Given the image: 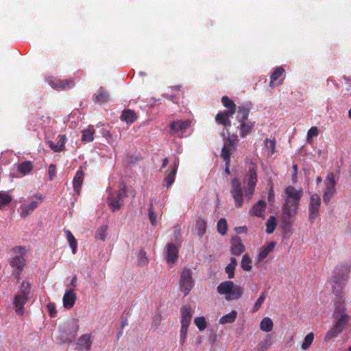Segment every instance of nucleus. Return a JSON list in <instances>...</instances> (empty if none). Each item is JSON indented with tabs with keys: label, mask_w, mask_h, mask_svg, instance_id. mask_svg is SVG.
<instances>
[{
	"label": "nucleus",
	"mask_w": 351,
	"mask_h": 351,
	"mask_svg": "<svg viewBox=\"0 0 351 351\" xmlns=\"http://www.w3.org/2000/svg\"><path fill=\"white\" fill-rule=\"evenodd\" d=\"M230 162H228V163H226L225 172L227 174H230Z\"/></svg>",
	"instance_id": "63"
},
{
	"label": "nucleus",
	"mask_w": 351,
	"mask_h": 351,
	"mask_svg": "<svg viewBox=\"0 0 351 351\" xmlns=\"http://www.w3.org/2000/svg\"><path fill=\"white\" fill-rule=\"evenodd\" d=\"M217 291L221 295H226V300H234L242 296L244 289L241 286L235 285L231 280H226L217 286Z\"/></svg>",
	"instance_id": "3"
},
{
	"label": "nucleus",
	"mask_w": 351,
	"mask_h": 351,
	"mask_svg": "<svg viewBox=\"0 0 351 351\" xmlns=\"http://www.w3.org/2000/svg\"><path fill=\"white\" fill-rule=\"evenodd\" d=\"M265 146L267 149L269 155H273L276 152V140L275 139H269L266 138L265 140Z\"/></svg>",
	"instance_id": "42"
},
{
	"label": "nucleus",
	"mask_w": 351,
	"mask_h": 351,
	"mask_svg": "<svg viewBox=\"0 0 351 351\" xmlns=\"http://www.w3.org/2000/svg\"><path fill=\"white\" fill-rule=\"evenodd\" d=\"M274 197V193L272 189H271L268 194V199L269 202L271 201V199Z\"/></svg>",
	"instance_id": "59"
},
{
	"label": "nucleus",
	"mask_w": 351,
	"mask_h": 351,
	"mask_svg": "<svg viewBox=\"0 0 351 351\" xmlns=\"http://www.w3.org/2000/svg\"><path fill=\"white\" fill-rule=\"evenodd\" d=\"M320 204V197L316 193L313 194L311 196L308 206V218L311 223H313L315 219L318 217Z\"/></svg>",
	"instance_id": "8"
},
{
	"label": "nucleus",
	"mask_w": 351,
	"mask_h": 351,
	"mask_svg": "<svg viewBox=\"0 0 351 351\" xmlns=\"http://www.w3.org/2000/svg\"><path fill=\"white\" fill-rule=\"evenodd\" d=\"M266 202L263 200H259L251 210V214L254 216L259 217H263V213L266 208Z\"/></svg>",
	"instance_id": "31"
},
{
	"label": "nucleus",
	"mask_w": 351,
	"mask_h": 351,
	"mask_svg": "<svg viewBox=\"0 0 351 351\" xmlns=\"http://www.w3.org/2000/svg\"><path fill=\"white\" fill-rule=\"evenodd\" d=\"M232 149H233L223 145L221 150V156L225 161V163H228V162H230L231 151Z\"/></svg>",
	"instance_id": "45"
},
{
	"label": "nucleus",
	"mask_w": 351,
	"mask_h": 351,
	"mask_svg": "<svg viewBox=\"0 0 351 351\" xmlns=\"http://www.w3.org/2000/svg\"><path fill=\"white\" fill-rule=\"evenodd\" d=\"M221 103L227 108L226 111L229 112L230 114H234L237 112L236 104L228 96H223L221 97Z\"/></svg>",
	"instance_id": "33"
},
{
	"label": "nucleus",
	"mask_w": 351,
	"mask_h": 351,
	"mask_svg": "<svg viewBox=\"0 0 351 351\" xmlns=\"http://www.w3.org/2000/svg\"><path fill=\"white\" fill-rule=\"evenodd\" d=\"M34 198L29 204H21L20 206L21 217L25 219L28 217L38 206V204L43 202V198L41 195L35 196Z\"/></svg>",
	"instance_id": "9"
},
{
	"label": "nucleus",
	"mask_w": 351,
	"mask_h": 351,
	"mask_svg": "<svg viewBox=\"0 0 351 351\" xmlns=\"http://www.w3.org/2000/svg\"><path fill=\"white\" fill-rule=\"evenodd\" d=\"M65 234L69 243L70 247L72 250V252L73 254H75L76 253L77 247V240L70 230H65Z\"/></svg>",
	"instance_id": "35"
},
{
	"label": "nucleus",
	"mask_w": 351,
	"mask_h": 351,
	"mask_svg": "<svg viewBox=\"0 0 351 351\" xmlns=\"http://www.w3.org/2000/svg\"><path fill=\"white\" fill-rule=\"evenodd\" d=\"M276 226V219L274 216H270L266 223V232L271 234L274 232Z\"/></svg>",
	"instance_id": "41"
},
{
	"label": "nucleus",
	"mask_w": 351,
	"mask_h": 351,
	"mask_svg": "<svg viewBox=\"0 0 351 351\" xmlns=\"http://www.w3.org/2000/svg\"><path fill=\"white\" fill-rule=\"evenodd\" d=\"M34 166L30 160H26L17 165V171L23 176L27 175L33 170Z\"/></svg>",
	"instance_id": "32"
},
{
	"label": "nucleus",
	"mask_w": 351,
	"mask_h": 351,
	"mask_svg": "<svg viewBox=\"0 0 351 351\" xmlns=\"http://www.w3.org/2000/svg\"><path fill=\"white\" fill-rule=\"evenodd\" d=\"M67 138L66 135H59L58 136V141L55 144L53 142H49V147L56 152H60L64 150V145L66 142Z\"/></svg>",
	"instance_id": "27"
},
{
	"label": "nucleus",
	"mask_w": 351,
	"mask_h": 351,
	"mask_svg": "<svg viewBox=\"0 0 351 351\" xmlns=\"http://www.w3.org/2000/svg\"><path fill=\"white\" fill-rule=\"evenodd\" d=\"M120 119L122 121L131 124L137 119V115L134 110L125 109L122 112Z\"/></svg>",
	"instance_id": "28"
},
{
	"label": "nucleus",
	"mask_w": 351,
	"mask_h": 351,
	"mask_svg": "<svg viewBox=\"0 0 351 351\" xmlns=\"http://www.w3.org/2000/svg\"><path fill=\"white\" fill-rule=\"evenodd\" d=\"M237 120L238 121H243L247 120L250 111V106L248 104H242L237 108Z\"/></svg>",
	"instance_id": "25"
},
{
	"label": "nucleus",
	"mask_w": 351,
	"mask_h": 351,
	"mask_svg": "<svg viewBox=\"0 0 351 351\" xmlns=\"http://www.w3.org/2000/svg\"><path fill=\"white\" fill-rule=\"evenodd\" d=\"M179 166V161L174 162L173 165L171 166L170 171L165 177L163 182L166 184V188L169 189L174 182L177 170Z\"/></svg>",
	"instance_id": "21"
},
{
	"label": "nucleus",
	"mask_w": 351,
	"mask_h": 351,
	"mask_svg": "<svg viewBox=\"0 0 351 351\" xmlns=\"http://www.w3.org/2000/svg\"><path fill=\"white\" fill-rule=\"evenodd\" d=\"M70 285L72 287H76V285H77V277L75 276H74L73 277Z\"/></svg>",
	"instance_id": "60"
},
{
	"label": "nucleus",
	"mask_w": 351,
	"mask_h": 351,
	"mask_svg": "<svg viewBox=\"0 0 351 351\" xmlns=\"http://www.w3.org/2000/svg\"><path fill=\"white\" fill-rule=\"evenodd\" d=\"M275 245L276 243L273 241L269 243L267 245H263L256 257L255 265H258L261 263L263 260L267 258L268 254L274 250Z\"/></svg>",
	"instance_id": "16"
},
{
	"label": "nucleus",
	"mask_w": 351,
	"mask_h": 351,
	"mask_svg": "<svg viewBox=\"0 0 351 351\" xmlns=\"http://www.w3.org/2000/svg\"><path fill=\"white\" fill-rule=\"evenodd\" d=\"M196 231L199 236H202L206 231V221L204 219H199L196 222Z\"/></svg>",
	"instance_id": "39"
},
{
	"label": "nucleus",
	"mask_w": 351,
	"mask_h": 351,
	"mask_svg": "<svg viewBox=\"0 0 351 351\" xmlns=\"http://www.w3.org/2000/svg\"><path fill=\"white\" fill-rule=\"evenodd\" d=\"M126 196V188L123 186L117 191L115 195H112L108 197V206L112 212H116L120 209Z\"/></svg>",
	"instance_id": "6"
},
{
	"label": "nucleus",
	"mask_w": 351,
	"mask_h": 351,
	"mask_svg": "<svg viewBox=\"0 0 351 351\" xmlns=\"http://www.w3.org/2000/svg\"><path fill=\"white\" fill-rule=\"evenodd\" d=\"M12 200V197L11 195H8L5 192L1 191L0 192V210L2 209L5 206L8 205L11 201Z\"/></svg>",
	"instance_id": "40"
},
{
	"label": "nucleus",
	"mask_w": 351,
	"mask_h": 351,
	"mask_svg": "<svg viewBox=\"0 0 351 351\" xmlns=\"http://www.w3.org/2000/svg\"><path fill=\"white\" fill-rule=\"evenodd\" d=\"M245 251V246L241 239L238 237H234L232 239V247L230 252L232 255L239 256Z\"/></svg>",
	"instance_id": "20"
},
{
	"label": "nucleus",
	"mask_w": 351,
	"mask_h": 351,
	"mask_svg": "<svg viewBox=\"0 0 351 351\" xmlns=\"http://www.w3.org/2000/svg\"><path fill=\"white\" fill-rule=\"evenodd\" d=\"M181 325L182 326H189L191 319V308L189 306H184L181 308Z\"/></svg>",
	"instance_id": "26"
},
{
	"label": "nucleus",
	"mask_w": 351,
	"mask_h": 351,
	"mask_svg": "<svg viewBox=\"0 0 351 351\" xmlns=\"http://www.w3.org/2000/svg\"><path fill=\"white\" fill-rule=\"evenodd\" d=\"M78 328H79V326L77 325V324H74L73 325V330H74V333L72 335V338H74L76 335V332H77L78 330Z\"/></svg>",
	"instance_id": "62"
},
{
	"label": "nucleus",
	"mask_w": 351,
	"mask_h": 351,
	"mask_svg": "<svg viewBox=\"0 0 351 351\" xmlns=\"http://www.w3.org/2000/svg\"><path fill=\"white\" fill-rule=\"evenodd\" d=\"M285 71L282 66L276 68L270 75L269 86L273 88L282 85L285 80Z\"/></svg>",
	"instance_id": "11"
},
{
	"label": "nucleus",
	"mask_w": 351,
	"mask_h": 351,
	"mask_svg": "<svg viewBox=\"0 0 351 351\" xmlns=\"http://www.w3.org/2000/svg\"><path fill=\"white\" fill-rule=\"evenodd\" d=\"M234 114H230L229 112L226 110L219 112L215 117V120L217 123L223 125L226 127L231 126V121L230 120V117L232 116Z\"/></svg>",
	"instance_id": "23"
},
{
	"label": "nucleus",
	"mask_w": 351,
	"mask_h": 351,
	"mask_svg": "<svg viewBox=\"0 0 351 351\" xmlns=\"http://www.w3.org/2000/svg\"><path fill=\"white\" fill-rule=\"evenodd\" d=\"M285 199L282 206V222L287 226L291 224L290 219L297 214L300 199L303 194L302 189H296L292 186L285 189Z\"/></svg>",
	"instance_id": "2"
},
{
	"label": "nucleus",
	"mask_w": 351,
	"mask_h": 351,
	"mask_svg": "<svg viewBox=\"0 0 351 351\" xmlns=\"http://www.w3.org/2000/svg\"><path fill=\"white\" fill-rule=\"evenodd\" d=\"M178 249L174 243L167 245L166 261L168 263L173 264L178 259Z\"/></svg>",
	"instance_id": "18"
},
{
	"label": "nucleus",
	"mask_w": 351,
	"mask_h": 351,
	"mask_svg": "<svg viewBox=\"0 0 351 351\" xmlns=\"http://www.w3.org/2000/svg\"><path fill=\"white\" fill-rule=\"evenodd\" d=\"M77 344L80 349H86V350H89L92 345V341L90 340V334H85L82 335L77 339Z\"/></svg>",
	"instance_id": "30"
},
{
	"label": "nucleus",
	"mask_w": 351,
	"mask_h": 351,
	"mask_svg": "<svg viewBox=\"0 0 351 351\" xmlns=\"http://www.w3.org/2000/svg\"><path fill=\"white\" fill-rule=\"evenodd\" d=\"M25 264V258L23 255L15 256L10 262V266L14 268V272L19 275Z\"/></svg>",
	"instance_id": "17"
},
{
	"label": "nucleus",
	"mask_w": 351,
	"mask_h": 351,
	"mask_svg": "<svg viewBox=\"0 0 351 351\" xmlns=\"http://www.w3.org/2000/svg\"><path fill=\"white\" fill-rule=\"evenodd\" d=\"M327 180L328 181L327 184V186L324 194L323 195V200L324 202L328 203L330 200L332 195L335 191V185L336 182L335 179V175L333 173H328L327 176Z\"/></svg>",
	"instance_id": "12"
},
{
	"label": "nucleus",
	"mask_w": 351,
	"mask_h": 351,
	"mask_svg": "<svg viewBox=\"0 0 351 351\" xmlns=\"http://www.w3.org/2000/svg\"><path fill=\"white\" fill-rule=\"evenodd\" d=\"M194 323L200 331L204 330L207 326L206 319L203 316L195 317Z\"/></svg>",
	"instance_id": "44"
},
{
	"label": "nucleus",
	"mask_w": 351,
	"mask_h": 351,
	"mask_svg": "<svg viewBox=\"0 0 351 351\" xmlns=\"http://www.w3.org/2000/svg\"><path fill=\"white\" fill-rule=\"evenodd\" d=\"M149 218L151 223L155 226L156 224V215L154 213L153 205H150L149 208Z\"/></svg>",
	"instance_id": "50"
},
{
	"label": "nucleus",
	"mask_w": 351,
	"mask_h": 351,
	"mask_svg": "<svg viewBox=\"0 0 351 351\" xmlns=\"http://www.w3.org/2000/svg\"><path fill=\"white\" fill-rule=\"evenodd\" d=\"M217 226L218 232L221 235H224L227 233L228 225L224 218H221L218 221Z\"/></svg>",
	"instance_id": "43"
},
{
	"label": "nucleus",
	"mask_w": 351,
	"mask_h": 351,
	"mask_svg": "<svg viewBox=\"0 0 351 351\" xmlns=\"http://www.w3.org/2000/svg\"><path fill=\"white\" fill-rule=\"evenodd\" d=\"M274 326L273 322L269 317H264L260 324L261 329L264 332H270L272 330Z\"/></svg>",
	"instance_id": "36"
},
{
	"label": "nucleus",
	"mask_w": 351,
	"mask_h": 351,
	"mask_svg": "<svg viewBox=\"0 0 351 351\" xmlns=\"http://www.w3.org/2000/svg\"><path fill=\"white\" fill-rule=\"evenodd\" d=\"M190 122L186 120H178L170 123L171 132L178 134L180 136V134H183L189 128Z\"/></svg>",
	"instance_id": "13"
},
{
	"label": "nucleus",
	"mask_w": 351,
	"mask_h": 351,
	"mask_svg": "<svg viewBox=\"0 0 351 351\" xmlns=\"http://www.w3.org/2000/svg\"><path fill=\"white\" fill-rule=\"evenodd\" d=\"M28 300V297L25 295V294H18L16 295L13 300V306L15 311V313L22 316L24 314V306L27 303Z\"/></svg>",
	"instance_id": "14"
},
{
	"label": "nucleus",
	"mask_w": 351,
	"mask_h": 351,
	"mask_svg": "<svg viewBox=\"0 0 351 351\" xmlns=\"http://www.w3.org/2000/svg\"><path fill=\"white\" fill-rule=\"evenodd\" d=\"M110 99L109 93L103 87H100L95 94L93 95V101L99 104L108 102Z\"/></svg>",
	"instance_id": "22"
},
{
	"label": "nucleus",
	"mask_w": 351,
	"mask_h": 351,
	"mask_svg": "<svg viewBox=\"0 0 351 351\" xmlns=\"http://www.w3.org/2000/svg\"><path fill=\"white\" fill-rule=\"evenodd\" d=\"M48 311H49V315L51 317H53L56 314V310L55 304L53 303H49L47 306Z\"/></svg>",
	"instance_id": "54"
},
{
	"label": "nucleus",
	"mask_w": 351,
	"mask_h": 351,
	"mask_svg": "<svg viewBox=\"0 0 351 351\" xmlns=\"http://www.w3.org/2000/svg\"><path fill=\"white\" fill-rule=\"evenodd\" d=\"M128 320L127 319H123L121 322V328H124L126 326H128Z\"/></svg>",
	"instance_id": "61"
},
{
	"label": "nucleus",
	"mask_w": 351,
	"mask_h": 351,
	"mask_svg": "<svg viewBox=\"0 0 351 351\" xmlns=\"http://www.w3.org/2000/svg\"><path fill=\"white\" fill-rule=\"evenodd\" d=\"M232 191L231 193L235 202V205L237 208L242 206L243 203V193L241 189V183L237 178H234L231 181Z\"/></svg>",
	"instance_id": "10"
},
{
	"label": "nucleus",
	"mask_w": 351,
	"mask_h": 351,
	"mask_svg": "<svg viewBox=\"0 0 351 351\" xmlns=\"http://www.w3.org/2000/svg\"><path fill=\"white\" fill-rule=\"evenodd\" d=\"M95 133V130L93 125H89L88 128L84 129L82 131V142L83 143H90L93 141L94 140V134Z\"/></svg>",
	"instance_id": "29"
},
{
	"label": "nucleus",
	"mask_w": 351,
	"mask_h": 351,
	"mask_svg": "<svg viewBox=\"0 0 351 351\" xmlns=\"http://www.w3.org/2000/svg\"><path fill=\"white\" fill-rule=\"evenodd\" d=\"M257 169L256 167L252 166L249 168L247 173L244 178V182L246 183L245 187V197L247 199H251L254 189L257 182Z\"/></svg>",
	"instance_id": "5"
},
{
	"label": "nucleus",
	"mask_w": 351,
	"mask_h": 351,
	"mask_svg": "<svg viewBox=\"0 0 351 351\" xmlns=\"http://www.w3.org/2000/svg\"><path fill=\"white\" fill-rule=\"evenodd\" d=\"M292 168L293 169V173L292 175V181L293 183H295L297 182L298 165H293Z\"/></svg>",
	"instance_id": "55"
},
{
	"label": "nucleus",
	"mask_w": 351,
	"mask_h": 351,
	"mask_svg": "<svg viewBox=\"0 0 351 351\" xmlns=\"http://www.w3.org/2000/svg\"><path fill=\"white\" fill-rule=\"evenodd\" d=\"M351 272V263L349 262L339 263L335 267L332 276L331 287L332 293L337 297L335 302L332 317L335 324L326 333L324 339L330 341L337 337L348 325L350 317L346 312L344 305V287Z\"/></svg>",
	"instance_id": "1"
},
{
	"label": "nucleus",
	"mask_w": 351,
	"mask_h": 351,
	"mask_svg": "<svg viewBox=\"0 0 351 351\" xmlns=\"http://www.w3.org/2000/svg\"><path fill=\"white\" fill-rule=\"evenodd\" d=\"M84 173L83 171L82 167H80L79 169L77 171L73 180V188L75 194L79 195L82 186L84 182Z\"/></svg>",
	"instance_id": "15"
},
{
	"label": "nucleus",
	"mask_w": 351,
	"mask_h": 351,
	"mask_svg": "<svg viewBox=\"0 0 351 351\" xmlns=\"http://www.w3.org/2000/svg\"><path fill=\"white\" fill-rule=\"evenodd\" d=\"M195 285L192 277V271L189 267H184L180 272L179 285L180 289L183 293L184 296L189 295Z\"/></svg>",
	"instance_id": "4"
},
{
	"label": "nucleus",
	"mask_w": 351,
	"mask_h": 351,
	"mask_svg": "<svg viewBox=\"0 0 351 351\" xmlns=\"http://www.w3.org/2000/svg\"><path fill=\"white\" fill-rule=\"evenodd\" d=\"M237 313L235 311L223 315L220 318L219 322L221 324L233 323L237 318Z\"/></svg>",
	"instance_id": "38"
},
{
	"label": "nucleus",
	"mask_w": 351,
	"mask_h": 351,
	"mask_svg": "<svg viewBox=\"0 0 351 351\" xmlns=\"http://www.w3.org/2000/svg\"><path fill=\"white\" fill-rule=\"evenodd\" d=\"M188 326H182L181 325V328H180V336H186V335H187V331H188Z\"/></svg>",
	"instance_id": "57"
},
{
	"label": "nucleus",
	"mask_w": 351,
	"mask_h": 351,
	"mask_svg": "<svg viewBox=\"0 0 351 351\" xmlns=\"http://www.w3.org/2000/svg\"><path fill=\"white\" fill-rule=\"evenodd\" d=\"M169 163V160L167 158H165L162 160V168H165L166 167V166L168 165Z\"/></svg>",
	"instance_id": "64"
},
{
	"label": "nucleus",
	"mask_w": 351,
	"mask_h": 351,
	"mask_svg": "<svg viewBox=\"0 0 351 351\" xmlns=\"http://www.w3.org/2000/svg\"><path fill=\"white\" fill-rule=\"evenodd\" d=\"M265 298H266V297H265V293H262L260 295V297L258 298V300L256 301V302L255 303V304H254V306L253 307L252 313H256V312H257L259 310V308H261V305L264 302Z\"/></svg>",
	"instance_id": "48"
},
{
	"label": "nucleus",
	"mask_w": 351,
	"mask_h": 351,
	"mask_svg": "<svg viewBox=\"0 0 351 351\" xmlns=\"http://www.w3.org/2000/svg\"><path fill=\"white\" fill-rule=\"evenodd\" d=\"M56 174V166L54 164H51L48 168L49 180H53Z\"/></svg>",
	"instance_id": "51"
},
{
	"label": "nucleus",
	"mask_w": 351,
	"mask_h": 351,
	"mask_svg": "<svg viewBox=\"0 0 351 351\" xmlns=\"http://www.w3.org/2000/svg\"><path fill=\"white\" fill-rule=\"evenodd\" d=\"M319 130L317 127H311L307 132V140L318 136Z\"/></svg>",
	"instance_id": "52"
},
{
	"label": "nucleus",
	"mask_w": 351,
	"mask_h": 351,
	"mask_svg": "<svg viewBox=\"0 0 351 351\" xmlns=\"http://www.w3.org/2000/svg\"><path fill=\"white\" fill-rule=\"evenodd\" d=\"M238 141L239 140L237 135L229 136L228 138L225 141L224 145L228 147L234 149L238 143Z\"/></svg>",
	"instance_id": "46"
},
{
	"label": "nucleus",
	"mask_w": 351,
	"mask_h": 351,
	"mask_svg": "<svg viewBox=\"0 0 351 351\" xmlns=\"http://www.w3.org/2000/svg\"><path fill=\"white\" fill-rule=\"evenodd\" d=\"M106 228L101 226L98 228L96 232L95 238L99 239L101 241H104L106 237Z\"/></svg>",
	"instance_id": "49"
},
{
	"label": "nucleus",
	"mask_w": 351,
	"mask_h": 351,
	"mask_svg": "<svg viewBox=\"0 0 351 351\" xmlns=\"http://www.w3.org/2000/svg\"><path fill=\"white\" fill-rule=\"evenodd\" d=\"M46 81L54 89L64 90L66 88H71L74 86L75 83L73 80H60L53 76L46 77Z\"/></svg>",
	"instance_id": "7"
},
{
	"label": "nucleus",
	"mask_w": 351,
	"mask_h": 351,
	"mask_svg": "<svg viewBox=\"0 0 351 351\" xmlns=\"http://www.w3.org/2000/svg\"><path fill=\"white\" fill-rule=\"evenodd\" d=\"M239 123H240V125L238 128L239 130L241 137L244 138L251 133L254 125V123L248 120L239 121Z\"/></svg>",
	"instance_id": "24"
},
{
	"label": "nucleus",
	"mask_w": 351,
	"mask_h": 351,
	"mask_svg": "<svg viewBox=\"0 0 351 351\" xmlns=\"http://www.w3.org/2000/svg\"><path fill=\"white\" fill-rule=\"evenodd\" d=\"M140 254L142 256L143 258L142 260L140 262V264L141 265H146L148 263V259L147 258V257L145 256L146 255V253L145 251L143 250H141L140 252Z\"/></svg>",
	"instance_id": "56"
},
{
	"label": "nucleus",
	"mask_w": 351,
	"mask_h": 351,
	"mask_svg": "<svg viewBox=\"0 0 351 351\" xmlns=\"http://www.w3.org/2000/svg\"><path fill=\"white\" fill-rule=\"evenodd\" d=\"M241 267L245 271L252 270V259L248 254H245L243 256L241 261Z\"/></svg>",
	"instance_id": "37"
},
{
	"label": "nucleus",
	"mask_w": 351,
	"mask_h": 351,
	"mask_svg": "<svg viewBox=\"0 0 351 351\" xmlns=\"http://www.w3.org/2000/svg\"><path fill=\"white\" fill-rule=\"evenodd\" d=\"M314 339V334L313 332H310L308 334L304 340V342L302 343L301 347L302 350H306L308 349L311 343H313V341Z\"/></svg>",
	"instance_id": "47"
},
{
	"label": "nucleus",
	"mask_w": 351,
	"mask_h": 351,
	"mask_svg": "<svg viewBox=\"0 0 351 351\" xmlns=\"http://www.w3.org/2000/svg\"><path fill=\"white\" fill-rule=\"evenodd\" d=\"M21 293L20 294H25L28 297L30 291V285L28 282H23L21 285Z\"/></svg>",
	"instance_id": "53"
},
{
	"label": "nucleus",
	"mask_w": 351,
	"mask_h": 351,
	"mask_svg": "<svg viewBox=\"0 0 351 351\" xmlns=\"http://www.w3.org/2000/svg\"><path fill=\"white\" fill-rule=\"evenodd\" d=\"M76 298V294L73 289H71L66 291L62 298L64 307L67 309L73 308L75 304Z\"/></svg>",
	"instance_id": "19"
},
{
	"label": "nucleus",
	"mask_w": 351,
	"mask_h": 351,
	"mask_svg": "<svg viewBox=\"0 0 351 351\" xmlns=\"http://www.w3.org/2000/svg\"><path fill=\"white\" fill-rule=\"evenodd\" d=\"M165 97H166L167 99L171 100L172 102L177 104L178 103V99L173 95H165Z\"/></svg>",
	"instance_id": "58"
},
{
	"label": "nucleus",
	"mask_w": 351,
	"mask_h": 351,
	"mask_svg": "<svg viewBox=\"0 0 351 351\" xmlns=\"http://www.w3.org/2000/svg\"><path fill=\"white\" fill-rule=\"evenodd\" d=\"M237 265V259L234 257L230 258V263L226 267L225 271L228 274L229 279L234 278V270Z\"/></svg>",
	"instance_id": "34"
}]
</instances>
